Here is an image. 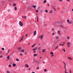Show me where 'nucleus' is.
I'll list each match as a JSON object with an SVG mask.
<instances>
[{"label": "nucleus", "instance_id": "1", "mask_svg": "<svg viewBox=\"0 0 73 73\" xmlns=\"http://www.w3.org/2000/svg\"><path fill=\"white\" fill-rule=\"evenodd\" d=\"M62 24V22L61 21H59V24H58V22H56L54 23V25L56 27H57L58 25H61Z\"/></svg>", "mask_w": 73, "mask_h": 73}, {"label": "nucleus", "instance_id": "2", "mask_svg": "<svg viewBox=\"0 0 73 73\" xmlns=\"http://www.w3.org/2000/svg\"><path fill=\"white\" fill-rule=\"evenodd\" d=\"M19 24L20 26H21V27H23V23H22L21 21H20L19 22Z\"/></svg>", "mask_w": 73, "mask_h": 73}, {"label": "nucleus", "instance_id": "3", "mask_svg": "<svg viewBox=\"0 0 73 73\" xmlns=\"http://www.w3.org/2000/svg\"><path fill=\"white\" fill-rule=\"evenodd\" d=\"M58 35H59L60 36H61V34H60V31H58Z\"/></svg>", "mask_w": 73, "mask_h": 73}, {"label": "nucleus", "instance_id": "4", "mask_svg": "<svg viewBox=\"0 0 73 73\" xmlns=\"http://www.w3.org/2000/svg\"><path fill=\"white\" fill-rule=\"evenodd\" d=\"M23 38H24V36H23V37L21 38V39L19 41L20 42L23 40Z\"/></svg>", "mask_w": 73, "mask_h": 73}, {"label": "nucleus", "instance_id": "5", "mask_svg": "<svg viewBox=\"0 0 73 73\" xmlns=\"http://www.w3.org/2000/svg\"><path fill=\"white\" fill-rule=\"evenodd\" d=\"M62 43H63V44H60L59 45L61 46H63L64 45V44H65V42H62Z\"/></svg>", "mask_w": 73, "mask_h": 73}, {"label": "nucleus", "instance_id": "6", "mask_svg": "<svg viewBox=\"0 0 73 73\" xmlns=\"http://www.w3.org/2000/svg\"><path fill=\"white\" fill-rule=\"evenodd\" d=\"M70 42H68L67 43V46L68 48H69V44H70Z\"/></svg>", "mask_w": 73, "mask_h": 73}, {"label": "nucleus", "instance_id": "7", "mask_svg": "<svg viewBox=\"0 0 73 73\" xmlns=\"http://www.w3.org/2000/svg\"><path fill=\"white\" fill-rule=\"evenodd\" d=\"M22 17L23 18V19H27V16H22Z\"/></svg>", "mask_w": 73, "mask_h": 73}, {"label": "nucleus", "instance_id": "8", "mask_svg": "<svg viewBox=\"0 0 73 73\" xmlns=\"http://www.w3.org/2000/svg\"><path fill=\"white\" fill-rule=\"evenodd\" d=\"M25 66H26V68H28L29 67V66H28L27 64H26L25 65Z\"/></svg>", "mask_w": 73, "mask_h": 73}, {"label": "nucleus", "instance_id": "9", "mask_svg": "<svg viewBox=\"0 0 73 73\" xmlns=\"http://www.w3.org/2000/svg\"><path fill=\"white\" fill-rule=\"evenodd\" d=\"M36 35V31H35L34 33V35Z\"/></svg>", "mask_w": 73, "mask_h": 73}, {"label": "nucleus", "instance_id": "10", "mask_svg": "<svg viewBox=\"0 0 73 73\" xmlns=\"http://www.w3.org/2000/svg\"><path fill=\"white\" fill-rule=\"evenodd\" d=\"M52 9H54V11H57V9H55V8H54V7H53Z\"/></svg>", "mask_w": 73, "mask_h": 73}, {"label": "nucleus", "instance_id": "11", "mask_svg": "<svg viewBox=\"0 0 73 73\" xmlns=\"http://www.w3.org/2000/svg\"><path fill=\"white\" fill-rule=\"evenodd\" d=\"M38 56V54H34V57H36V56Z\"/></svg>", "mask_w": 73, "mask_h": 73}, {"label": "nucleus", "instance_id": "12", "mask_svg": "<svg viewBox=\"0 0 73 73\" xmlns=\"http://www.w3.org/2000/svg\"><path fill=\"white\" fill-rule=\"evenodd\" d=\"M13 66H14V67L15 66H16V64H15V63H13Z\"/></svg>", "mask_w": 73, "mask_h": 73}, {"label": "nucleus", "instance_id": "13", "mask_svg": "<svg viewBox=\"0 0 73 73\" xmlns=\"http://www.w3.org/2000/svg\"><path fill=\"white\" fill-rule=\"evenodd\" d=\"M46 50H45V49H44L42 50V52H45Z\"/></svg>", "mask_w": 73, "mask_h": 73}, {"label": "nucleus", "instance_id": "14", "mask_svg": "<svg viewBox=\"0 0 73 73\" xmlns=\"http://www.w3.org/2000/svg\"><path fill=\"white\" fill-rule=\"evenodd\" d=\"M62 50L64 51V52H65V48H63Z\"/></svg>", "mask_w": 73, "mask_h": 73}, {"label": "nucleus", "instance_id": "15", "mask_svg": "<svg viewBox=\"0 0 73 73\" xmlns=\"http://www.w3.org/2000/svg\"><path fill=\"white\" fill-rule=\"evenodd\" d=\"M42 35H41V38H40L41 40H42V38H43V36H42Z\"/></svg>", "mask_w": 73, "mask_h": 73}, {"label": "nucleus", "instance_id": "16", "mask_svg": "<svg viewBox=\"0 0 73 73\" xmlns=\"http://www.w3.org/2000/svg\"><path fill=\"white\" fill-rule=\"evenodd\" d=\"M16 4L15 3H14L13 5V6L14 7H15V6H16Z\"/></svg>", "mask_w": 73, "mask_h": 73}, {"label": "nucleus", "instance_id": "17", "mask_svg": "<svg viewBox=\"0 0 73 73\" xmlns=\"http://www.w3.org/2000/svg\"><path fill=\"white\" fill-rule=\"evenodd\" d=\"M68 59H69V60H72V58L69 57H68Z\"/></svg>", "mask_w": 73, "mask_h": 73}, {"label": "nucleus", "instance_id": "18", "mask_svg": "<svg viewBox=\"0 0 73 73\" xmlns=\"http://www.w3.org/2000/svg\"><path fill=\"white\" fill-rule=\"evenodd\" d=\"M36 44H35L34 45H33L32 46V48H33V47H34L35 46V45H36Z\"/></svg>", "mask_w": 73, "mask_h": 73}, {"label": "nucleus", "instance_id": "19", "mask_svg": "<svg viewBox=\"0 0 73 73\" xmlns=\"http://www.w3.org/2000/svg\"><path fill=\"white\" fill-rule=\"evenodd\" d=\"M15 11H17V7H15Z\"/></svg>", "mask_w": 73, "mask_h": 73}, {"label": "nucleus", "instance_id": "20", "mask_svg": "<svg viewBox=\"0 0 73 73\" xmlns=\"http://www.w3.org/2000/svg\"><path fill=\"white\" fill-rule=\"evenodd\" d=\"M50 54H52V55L53 54V52H50Z\"/></svg>", "mask_w": 73, "mask_h": 73}, {"label": "nucleus", "instance_id": "21", "mask_svg": "<svg viewBox=\"0 0 73 73\" xmlns=\"http://www.w3.org/2000/svg\"><path fill=\"white\" fill-rule=\"evenodd\" d=\"M63 62V63H64V66H66V64L65 63V62Z\"/></svg>", "mask_w": 73, "mask_h": 73}, {"label": "nucleus", "instance_id": "22", "mask_svg": "<svg viewBox=\"0 0 73 73\" xmlns=\"http://www.w3.org/2000/svg\"><path fill=\"white\" fill-rule=\"evenodd\" d=\"M21 51V52H24V50H22Z\"/></svg>", "mask_w": 73, "mask_h": 73}, {"label": "nucleus", "instance_id": "23", "mask_svg": "<svg viewBox=\"0 0 73 73\" xmlns=\"http://www.w3.org/2000/svg\"><path fill=\"white\" fill-rule=\"evenodd\" d=\"M36 49H37V47L36 48H35L33 49V50H36Z\"/></svg>", "mask_w": 73, "mask_h": 73}, {"label": "nucleus", "instance_id": "24", "mask_svg": "<svg viewBox=\"0 0 73 73\" xmlns=\"http://www.w3.org/2000/svg\"><path fill=\"white\" fill-rule=\"evenodd\" d=\"M33 7H34V8H35V9H36V6L35 5H33Z\"/></svg>", "mask_w": 73, "mask_h": 73}, {"label": "nucleus", "instance_id": "25", "mask_svg": "<svg viewBox=\"0 0 73 73\" xmlns=\"http://www.w3.org/2000/svg\"><path fill=\"white\" fill-rule=\"evenodd\" d=\"M60 27L62 28H64V26L62 25L60 26Z\"/></svg>", "mask_w": 73, "mask_h": 73}, {"label": "nucleus", "instance_id": "26", "mask_svg": "<svg viewBox=\"0 0 73 73\" xmlns=\"http://www.w3.org/2000/svg\"><path fill=\"white\" fill-rule=\"evenodd\" d=\"M16 60L17 61H19V59L17 58L16 59Z\"/></svg>", "mask_w": 73, "mask_h": 73}, {"label": "nucleus", "instance_id": "27", "mask_svg": "<svg viewBox=\"0 0 73 73\" xmlns=\"http://www.w3.org/2000/svg\"><path fill=\"white\" fill-rule=\"evenodd\" d=\"M37 22H38V17H37Z\"/></svg>", "mask_w": 73, "mask_h": 73}, {"label": "nucleus", "instance_id": "28", "mask_svg": "<svg viewBox=\"0 0 73 73\" xmlns=\"http://www.w3.org/2000/svg\"><path fill=\"white\" fill-rule=\"evenodd\" d=\"M21 49V47H19L18 48V50H20V49Z\"/></svg>", "mask_w": 73, "mask_h": 73}, {"label": "nucleus", "instance_id": "29", "mask_svg": "<svg viewBox=\"0 0 73 73\" xmlns=\"http://www.w3.org/2000/svg\"><path fill=\"white\" fill-rule=\"evenodd\" d=\"M7 58L8 60H9V56H8L7 57Z\"/></svg>", "mask_w": 73, "mask_h": 73}, {"label": "nucleus", "instance_id": "30", "mask_svg": "<svg viewBox=\"0 0 73 73\" xmlns=\"http://www.w3.org/2000/svg\"><path fill=\"white\" fill-rule=\"evenodd\" d=\"M67 22H68V23H69L70 21L68 19L67 20Z\"/></svg>", "mask_w": 73, "mask_h": 73}, {"label": "nucleus", "instance_id": "31", "mask_svg": "<svg viewBox=\"0 0 73 73\" xmlns=\"http://www.w3.org/2000/svg\"><path fill=\"white\" fill-rule=\"evenodd\" d=\"M39 67H36V69H37V70H38V69H39Z\"/></svg>", "mask_w": 73, "mask_h": 73}, {"label": "nucleus", "instance_id": "32", "mask_svg": "<svg viewBox=\"0 0 73 73\" xmlns=\"http://www.w3.org/2000/svg\"><path fill=\"white\" fill-rule=\"evenodd\" d=\"M50 13H52V11H50Z\"/></svg>", "mask_w": 73, "mask_h": 73}, {"label": "nucleus", "instance_id": "33", "mask_svg": "<svg viewBox=\"0 0 73 73\" xmlns=\"http://www.w3.org/2000/svg\"><path fill=\"white\" fill-rule=\"evenodd\" d=\"M45 12H46V13H47V12H48V11L47 10H45Z\"/></svg>", "mask_w": 73, "mask_h": 73}, {"label": "nucleus", "instance_id": "34", "mask_svg": "<svg viewBox=\"0 0 73 73\" xmlns=\"http://www.w3.org/2000/svg\"><path fill=\"white\" fill-rule=\"evenodd\" d=\"M72 22L70 21L69 23V24H72Z\"/></svg>", "mask_w": 73, "mask_h": 73}, {"label": "nucleus", "instance_id": "35", "mask_svg": "<svg viewBox=\"0 0 73 73\" xmlns=\"http://www.w3.org/2000/svg\"><path fill=\"white\" fill-rule=\"evenodd\" d=\"M34 62H36V60H34V61H33Z\"/></svg>", "mask_w": 73, "mask_h": 73}, {"label": "nucleus", "instance_id": "36", "mask_svg": "<svg viewBox=\"0 0 73 73\" xmlns=\"http://www.w3.org/2000/svg\"><path fill=\"white\" fill-rule=\"evenodd\" d=\"M64 68L65 69L66 71V66L65 67V66H64Z\"/></svg>", "mask_w": 73, "mask_h": 73}, {"label": "nucleus", "instance_id": "37", "mask_svg": "<svg viewBox=\"0 0 73 73\" xmlns=\"http://www.w3.org/2000/svg\"><path fill=\"white\" fill-rule=\"evenodd\" d=\"M9 68H10V67H11V64L9 65Z\"/></svg>", "mask_w": 73, "mask_h": 73}, {"label": "nucleus", "instance_id": "38", "mask_svg": "<svg viewBox=\"0 0 73 73\" xmlns=\"http://www.w3.org/2000/svg\"><path fill=\"white\" fill-rule=\"evenodd\" d=\"M7 73H10V72H9V71H7Z\"/></svg>", "mask_w": 73, "mask_h": 73}, {"label": "nucleus", "instance_id": "39", "mask_svg": "<svg viewBox=\"0 0 73 73\" xmlns=\"http://www.w3.org/2000/svg\"><path fill=\"white\" fill-rule=\"evenodd\" d=\"M43 3H46V1H44V2Z\"/></svg>", "mask_w": 73, "mask_h": 73}, {"label": "nucleus", "instance_id": "40", "mask_svg": "<svg viewBox=\"0 0 73 73\" xmlns=\"http://www.w3.org/2000/svg\"><path fill=\"white\" fill-rule=\"evenodd\" d=\"M2 50H4V48H2Z\"/></svg>", "mask_w": 73, "mask_h": 73}, {"label": "nucleus", "instance_id": "41", "mask_svg": "<svg viewBox=\"0 0 73 73\" xmlns=\"http://www.w3.org/2000/svg\"><path fill=\"white\" fill-rule=\"evenodd\" d=\"M38 12V10H36V12Z\"/></svg>", "mask_w": 73, "mask_h": 73}, {"label": "nucleus", "instance_id": "42", "mask_svg": "<svg viewBox=\"0 0 73 73\" xmlns=\"http://www.w3.org/2000/svg\"><path fill=\"white\" fill-rule=\"evenodd\" d=\"M47 70L46 69H44V72H46Z\"/></svg>", "mask_w": 73, "mask_h": 73}, {"label": "nucleus", "instance_id": "43", "mask_svg": "<svg viewBox=\"0 0 73 73\" xmlns=\"http://www.w3.org/2000/svg\"><path fill=\"white\" fill-rule=\"evenodd\" d=\"M54 35V33H52V35H53V36Z\"/></svg>", "mask_w": 73, "mask_h": 73}, {"label": "nucleus", "instance_id": "44", "mask_svg": "<svg viewBox=\"0 0 73 73\" xmlns=\"http://www.w3.org/2000/svg\"><path fill=\"white\" fill-rule=\"evenodd\" d=\"M10 51V49H9L8 50V53H9Z\"/></svg>", "mask_w": 73, "mask_h": 73}, {"label": "nucleus", "instance_id": "45", "mask_svg": "<svg viewBox=\"0 0 73 73\" xmlns=\"http://www.w3.org/2000/svg\"><path fill=\"white\" fill-rule=\"evenodd\" d=\"M58 48V46H57V47L55 48V49H57V48Z\"/></svg>", "mask_w": 73, "mask_h": 73}, {"label": "nucleus", "instance_id": "46", "mask_svg": "<svg viewBox=\"0 0 73 73\" xmlns=\"http://www.w3.org/2000/svg\"><path fill=\"white\" fill-rule=\"evenodd\" d=\"M40 49H41V47L38 48V49H39V50H40Z\"/></svg>", "mask_w": 73, "mask_h": 73}, {"label": "nucleus", "instance_id": "47", "mask_svg": "<svg viewBox=\"0 0 73 73\" xmlns=\"http://www.w3.org/2000/svg\"><path fill=\"white\" fill-rule=\"evenodd\" d=\"M27 54V52H25V55H26V54Z\"/></svg>", "mask_w": 73, "mask_h": 73}, {"label": "nucleus", "instance_id": "48", "mask_svg": "<svg viewBox=\"0 0 73 73\" xmlns=\"http://www.w3.org/2000/svg\"><path fill=\"white\" fill-rule=\"evenodd\" d=\"M33 53H36V51L35 50H34L33 51Z\"/></svg>", "mask_w": 73, "mask_h": 73}, {"label": "nucleus", "instance_id": "49", "mask_svg": "<svg viewBox=\"0 0 73 73\" xmlns=\"http://www.w3.org/2000/svg\"><path fill=\"white\" fill-rule=\"evenodd\" d=\"M56 38H57V39H58V36H57L56 37Z\"/></svg>", "mask_w": 73, "mask_h": 73}, {"label": "nucleus", "instance_id": "50", "mask_svg": "<svg viewBox=\"0 0 73 73\" xmlns=\"http://www.w3.org/2000/svg\"><path fill=\"white\" fill-rule=\"evenodd\" d=\"M22 55H23V54H22V53H21L20 54V56H22Z\"/></svg>", "mask_w": 73, "mask_h": 73}, {"label": "nucleus", "instance_id": "51", "mask_svg": "<svg viewBox=\"0 0 73 73\" xmlns=\"http://www.w3.org/2000/svg\"><path fill=\"white\" fill-rule=\"evenodd\" d=\"M0 53H2V51H1V50H0Z\"/></svg>", "mask_w": 73, "mask_h": 73}, {"label": "nucleus", "instance_id": "52", "mask_svg": "<svg viewBox=\"0 0 73 73\" xmlns=\"http://www.w3.org/2000/svg\"><path fill=\"white\" fill-rule=\"evenodd\" d=\"M54 56V55H51V57H52V56Z\"/></svg>", "mask_w": 73, "mask_h": 73}, {"label": "nucleus", "instance_id": "53", "mask_svg": "<svg viewBox=\"0 0 73 73\" xmlns=\"http://www.w3.org/2000/svg\"><path fill=\"white\" fill-rule=\"evenodd\" d=\"M68 38H69V37H67V39H68Z\"/></svg>", "mask_w": 73, "mask_h": 73}, {"label": "nucleus", "instance_id": "54", "mask_svg": "<svg viewBox=\"0 0 73 73\" xmlns=\"http://www.w3.org/2000/svg\"><path fill=\"white\" fill-rule=\"evenodd\" d=\"M67 1H70V0H67Z\"/></svg>", "mask_w": 73, "mask_h": 73}, {"label": "nucleus", "instance_id": "55", "mask_svg": "<svg viewBox=\"0 0 73 73\" xmlns=\"http://www.w3.org/2000/svg\"><path fill=\"white\" fill-rule=\"evenodd\" d=\"M29 70H31V68H29Z\"/></svg>", "mask_w": 73, "mask_h": 73}, {"label": "nucleus", "instance_id": "56", "mask_svg": "<svg viewBox=\"0 0 73 73\" xmlns=\"http://www.w3.org/2000/svg\"><path fill=\"white\" fill-rule=\"evenodd\" d=\"M2 57H3V56H0V58Z\"/></svg>", "mask_w": 73, "mask_h": 73}, {"label": "nucleus", "instance_id": "57", "mask_svg": "<svg viewBox=\"0 0 73 73\" xmlns=\"http://www.w3.org/2000/svg\"><path fill=\"white\" fill-rule=\"evenodd\" d=\"M47 5H48V6H49V4H47Z\"/></svg>", "mask_w": 73, "mask_h": 73}, {"label": "nucleus", "instance_id": "58", "mask_svg": "<svg viewBox=\"0 0 73 73\" xmlns=\"http://www.w3.org/2000/svg\"><path fill=\"white\" fill-rule=\"evenodd\" d=\"M27 35H28V34H27L26 35H25L26 37H27Z\"/></svg>", "mask_w": 73, "mask_h": 73}, {"label": "nucleus", "instance_id": "59", "mask_svg": "<svg viewBox=\"0 0 73 73\" xmlns=\"http://www.w3.org/2000/svg\"><path fill=\"white\" fill-rule=\"evenodd\" d=\"M40 58H42V57L40 56Z\"/></svg>", "mask_w": 73, "mask_h": 73}, {"label": "nucleus", "instance_id": "60", "mask_svg": "<svg viewBox=\"0 0 73 73\" xmlns=\"http://www.w3.org/2000/svg\"><path fill=\"white\" fill-rule=\"evenodd\" d=\"M40 9V7H39L38 8V10Z\"/></svg>", "mask_w": 73, "mask_h": 73}, {"label": "nucleus", "instance_id": "61", "mask_svg": "<svg viewBox=\"0 0 73 73\" xmlns=\"http://www.w3.org/2000/svg\"><path fill=\"white\" fill-rule=\"evenodd\" d=\"M60 1H62V0H59Z\"/></svg>", "mask_w": 73, "mask_h": 73}, {"label": "nucleus", "instance_id": "62", "mask_svg": "<svg viewBox=\"0 0 73 73\" xmlns=\"http://www.w3.org/2000/svg\"><path fill=\"white\" fill-rule=\"evenodd\" d=\"M52 31H54V29H52Z\"/></svg>", "mask_w": 73, "mask_h": 73}, {"label": "nucleus", "instance_id": "63", "mask_svg": "<svg viewBox=\"0 0 73 73\" xmlns=\"http://www.w3.org/2000/svg\"><path fill=\"white\" fill-rule=\"evenodd\" d=\"M65 73H67V72H66V71H65Z\"/></svg>", "mask_w": 73, "mask_h": 73}, {"label": "nucleus", "instance_id": "64", "mask_svg": "<svg viewBox=\"0 0 73 73\" xmlns=\"http://www.w3.org/2000/svg\"><path fill=\"white\" fill-rule=\"evenodd\" d=\"M32 73H35V72H33Z\"/></svg>", "mask_w": 73, "mask_h": 73}]
</instances>
